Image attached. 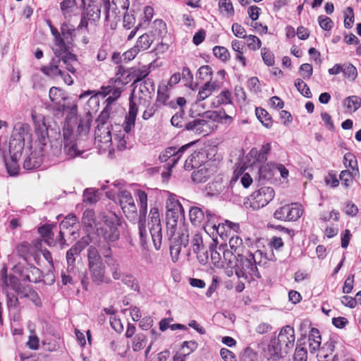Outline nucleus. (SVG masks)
<instances>
[{
  "label": "nucleus",
  "mask_w": 361,
  "mask_h": 361,
  "mask_svg": "<svg viewBox=\"0 0 361 361\" xmlns=\"http://www.w3.org/2000/svg\"><path fill=\"white\" fill-rule=\"evenodd\" d=\"M88 237L82 238L76 242L67 252L66 261L68 267H75V256L80 255L81 252L89 245Z\"/></svg>",
  "instance_id": "nucleus-21"
},
{
  "label": "nucleus",
  "mask_w": 361,
  "mask_h": 361,
  "mask_svg": "<svg viewBox=\"0 0 361 361\" xmlns=\"http://www.w3.org/2000/svg\"><path fill=\"white\" fill-rule=\"evenodd\" d=\"M212 68L208 65H204L199 68L197 73V77L201 80H204L208 78L212 80Z\"/></svg>",
  "instance_id": "nucleus-60"
},
{
  "label": "nucleus",
  "mask_w": 361,
  "mask_h": 361,
  "mask_svg": "<svg viewBox=\"0 0 361 361\" xmlns=\"http://www.w3.org/2000/svg\"><path fill=\"white\" fill-rule=\"evenodd\" d=\"M106 264L109 268L112 278L114 280H119L122 279L124 274L121 272V265L117 259H111L109 261H106Z\"/></svg>",
  "instance_id": "nucleus-38"
},
{
  "label": "nucleus",
  "mask_w": 361,
  "mask_h": 361,
  "mask_svg": "<svg viewBox=\"0 0 361 361\" xmlns=\"http://www.w3.org/2000/svg\"><path fill=\"white\" fill-rule=\"evenodd\" d=\"M187 114H173L171 123L173 126L185 128L192 130L197 134H203L204 136L209 133L210 126L204 118H197L192 121H187Z\"/></svg>",
  "instance_id": "nucleus-8"
},
{
  "label": "nucleus",
  "mask_w": 361,
  "mask_h": 361,
  "mask_svg": "<svg viewBox=\"0 0 361 361\" xmlns=\"http://www.w3.org/2000/svg\"><path fill=\"white\" fill-rule=\"evenodd\" d=\"M99 110V99L98 94L92 96L84 106L85 113H97Z\"/></svg>",
  "instance_id": "nucleus-40"
},
{
  "label": "nucleus",
  "mask_w": 361,
  "mask_h": 361,
  "mask_svg": "<svg viewBox=\"0 0 361 361\" xmlns=\"http://www.w3.org/2000/svg\"><path fill=\"white\" fill-rule=\"evenodd\" d=\"M99 247L100 251L106 261H109L111 259H115L112 256L111 247L114 246V244H108L104 242H99Z\"/></svg>",
  "instance_id": "nucleus-52"
},
{
  "label": "nucleus",
  "mask_w": 361,
  "mask_h": 361,
  "mask_svg": "<svg viewBox=\"0 0 361 361\" xmlns=\"http://www.w3.org/2000/svg\"><path fill=\"white\" fill-rule=\"evenodd\" d=\"M302 210L298 203L285 204L278 208L274 213V217L283 221H295L302 215Z\"/></svg>",
  "instance_id": "nucleus-15"
},
{
  "label": "nucleus",
  "mask_w": 361,
  "mask_h": 361,
  "mask_svg": "<svg viewBox=\"0 0 361 361\" xmlns=\"http://www.w3.org/2000/svg\"><path fill=\"white\" fill-rule=\"evenodd\" d=\"M13 271L25 281L36 283L41 280V271L33 265L23 266L19 263L13 267Z\"/></svg>",
  "instance_id": "nucleus-17"
},
{
  "label": "nucleus",
  "mask_w": 361,
  "mask_h": 361,
  "mask_svg": "<svg viewBox=\"0 0 361 361\" xmlns=\"http://www.w3.org/2000/svg\"><path fill=\"white\" fill-rule=\"evenodd\" d=\"M11 286L15 292L21 298H32L33 300L39 299L37 293L29 286H23L17 279H10Z\"/></svg>",
  "instance_id": "nucleus-23"
},
{
  "label": "nucleus",
  "mask_w": 361,
  "mask_h": 361,
  "mask_svg": "<svg viewBox=\"0 0 361 361\" xmlns=\"http://www.w3.org/2000/svg\"><path fill=\"white\" fill-rule=\"evenodd\" d=\"M189 216L191 223L195 226H200L205 219L204 212L197 207H192L190 209Z\"/></svg>",
  "instance_id": "nucleus-35"
},
{
  "label": "nucleus",
  "mask_w": 361,
  "mask_h": 361,
  "mask_svg": "<svg viewBox=\"0 0 361 361\" xmlns=\"http://www.w3.org/2000/svg\"><path fill=\"white\" fill-rule=\"evenodd\" d=\"M216 241L214 240L209 245V252L212 262L217 267H224L223 264V259L221 256V252L219 251V247L216 250Z\"/></svg>",
  "instance_id": "nucleus-34"
},
{
  "label": "nucleus",
  "mask_w": 361,
  "mask_h": 361,
  "mask_svg": "<svg viewBox=\"0 0 361 361\" xmlns=\"http://www.w3.org/2000/svg\"><path fill=\"white\" fill-rule=\"evenodd\" d=\"M194 144L193 142L183 145L178 149L176 147H170L165 149L159 157L161 162H165L170 160L171 166L173 167L181 157L183 153Z\"/></svg>",
  "instance_id": "nucleus-20"
},
{
  "label": "nucleus",
  "mask_w": 361,
  "mask_h": 361,
  "mask_svg": "<svg viewBox=\"0 0 361 361\" xmlns=\"http://www.w3.org/2000/svg\"><path fill=\"white\" fill-rule=\"evenodd\" d=\"M140 91L144 96H147L155 92V85L151 78H147L142 82H140Z\"/></svg>",
  "instance_id": "nucleus-46"
},
{
  "label": "nucleus",
  "mask_w": 361,
  "mask_h": 361,
  "mask_svg": "<svg viewBox=\"0 0 361 361\" xmlns=\"http://www.w3.org/2000/svg\"><path fill=\"white\" fill-rule=\"evenodd\" d=\"M119 204L126 217L134 218L137 214V207L131 193L128 190H121L118 193Z\"/></svg>",
  "instance_id": "nucleus-19"
},
{
  "label": "nucleus",
  "mask_w": 361,
  "mask_h": 361,
  "mask_svg": "<svg viewBox=\"0 0 361 361\" xmlns=\"http://www.w3.org/2000/svg\"><path fill=\"white\" fill-rule=\"evenodd\" d=\"M219 8L221 12L224 11L228 16L234 14V8L231 0H219Z\"/></svg>",
  "instance_id": "nucleus-61"
},
{
  "label": "nucleus",
  "mask_w": 361,
  "mask_h": 361,
  "mask_svg": "<svg viewBox=\"0 0 361 361\" xmlns=\"http://www.w3.org/2000/svg\"><path fill=\"white\" fill-rule=\"evenodd\" d=\"M219 251L222 252L224 267H227L234 269L236 266L237 260L238 259V257L234 250H228L227 244H221L219 245Z\"/></svg>",
  "instance_id": "nucleus-24"
},
{
  "label": "nucleus",
  "mask_w": 361,
  "mask_h": 361,
  "mask_svg": "<svg viewBox=\"0 0 361 361\" xmlns=\"http://www.w3.org/2000/svg\"><path fill=\"white\" fill-rule=\"evenodd\" d=\"M169 241L170 253L173 262H176L178 259L180 253L181 247H186L189 243V233L188 231L183 228L175 235L171 237L167 236Z\"/></svg>",
  "instance_id": "nucleus-13"
},
{
  "label": "nucleus",
  "mask_w": 361,
  "mask_h": 361,
  "mask_svg": "<svg viewBox=\"0 0 361 361\" xmlns=\"http://www.w3.org/2000/svg\"><path fill=\"white\" fill-rule=\"evenodd\" d=\"M122 283L130 290L140 293V287L137 279L131 274H125L121 279Z\"/></svg>",
  "instance_id": "nucleus-37"
},
{
  "label": "nucleus",
  "mask_w": 361,
  "mask_h": 361,
  "mask_svg": "<svg viewBox=\"0 0 361 361\" xmlns=\"http://www.w3.org/2000/svg\"><path fill=\"white\" fill-rule=\"evenodd\" d=\"M200 155H202V153L195 152L191 154L185 161V169L187 171H191L194 168L197 167L200 164Z\"/></svg>",
  "instance_id": "nucleus-49"
},
{
  "label": "nucleus",
  "mask_w": 361,
  "mask_h": 361,
  "mask_svg": "<svg viewBox=\"0 0 361 361\" xmlns=\"http://www.w3.org/2000/svg\"><path fill=\"white\" fill-rule=\"evenodd\" d=\"M342 72L344 76L350 81H355L357 77V68L350 63L343 64Z\"/></svg>",
  "instance_id": "nucleus-48"
},
{
  "label": "nucleus",
  "mask_w": 361,
  "mask_h": 361,
  "mask_svg": "<svg viewBox=\"0 0 361 361\" xmlns=\"http://www.w3.org/2000/svg\"><path fill=\"white\" fill-rule=\"evenodd\" d=\"M97 124L94 131V142L100 148L109 147L112 141L111 128L109 114H99L95 120Z\"/></svg>",
  "instance_id": "nucleus-7"
},
{
  "label": "nucleus",
  "mask_w": 361,
  "mask_h": 361,
  "mask_svg": "<svg viewBox=\"0 0 361 361\" xmlns=\"http://www.w3.org/2000/svg\"><path fill=\"white\" fill-rule=\"evenodd\" d=\"M32 134L30 126L22 123L15 127L9 142V153L13 157H20L25 142H30Z\"/></svg>",
  "instance_id": "nucleus-6"
},
{
  "label": "nucleus",
  "mask_w": 361,
  "mask_h": 361,
  "mask_svg": "<svg viewBox=\"0 0 361 361\" xmlns=\"http://www.w3.org/2000/svg\"><path fill=\"white\" fill-rule=\"evenodd\" d=\"M31 116L35 124L36 133L44 140L47 135V130L49 126L47 122L46 117L44 114H31Z\"/></svg>",
  "instance_id": "nucleus-28"
},
{
  "label": "nucleus",
  "mask_w": 361,
  "mask_h": 361,
  "mask_svg": "<svg viewBox=\"0 0 361 361\" xmlns=\"http://www.w3.org/2000/svg\"><path fill=\"white\" fill-rule=\"evenodd\" d=\"M138 226L140 244L142 247H145L147 244V231L145 226V219L143 220V218L139 217Z\"/></svg>",
  "instance_id": "nucleus-51"
},
{
  "label": "nucleus",
  "mask_w": 361,
  "mask_h": 361,
  "mask_svg": "<svg viewBox=\"0 0 361 361\" xmlns=\"http://www.w3.org/2000/svg\"><path fill=\"white\" fill-rule=\"evenodd\" d=\"M155 34L145 33L137 39L136 44L133 47V51L139 53L147 50L154 42Z\"/></svg>",
  "instance_id": "nucleus-29"
},
{
  "label": "nucleus",
  "mask_w": 361,
  "mask_h": 361,
  "mask_svg": "<svg viewBox=\"0 0 361 361\" xmlns=\"http://www.w3.org/2000/svg\"><path fill=\"white\" fill-rule=\"evenodd\" d=\"M10 156L11 157L8 160L6 159L4 157L3 161H4L5 166L9 176H17L20 171V166L18 164V159H20V157L14 158L12 157V155Z\"/></svg>",
  "instance_id": "nucleus-36"
},
{
  "label": "nucleus",
  "mask_w": 361,
  "mask_h": 361,
  "mask_svg": "<svg viewBox=\"0 0 361 361\" xmlns=\"http://www.w3.org/2000/svg\"><path fill=\"white\" fill-rule=\"evenodd\" d=\"M237 256L238 259L234 270L238 278L246 279L261 278L257 267L264 266L267 263V254H264L260 250L252 247V249L245 250Z\"/></svg>",
  "instance_id": "nucleus-2"
},
{
  "label": "nucleus",
  "mask_w": 361,
  "mask_h": 361,
  "mask_svg": "<svg viewBox=\"0 0 361 361\" xmlns=\"http://www.w3.org/2000/svg\"><path fill=\"white\" fill-rule=\"evenodd\" d=\"M214 55L221 59L222 61H226L229 57L230 54L226 48L221 46H215L213 49Z\"/></svg>",
  "instance_id": "nucleus-57"
},
{
  "label": "nucleus",
  "mask_w": 361,
  "mask_h": 361,
  "mask_svg": "<svg viewBox=\"0 0 361 361\" xmlns=\"http://www.w3.org/2000/svg\"><path fill=\"white\" fill-rule=\"evenodd\" d=\"M147 338L143 334L136 335L133 341V350L135 352L140 351L143 349L146 345Z\"/></svg>",
  "instance_id": "nucleus-53"
},
{
  "label": "nucleus",
  "mask_w": 361,
  "mask_h": 361,
  "mask_svg": "<svg viewBox=\"0 0 361 361\" xmlns=\"http://www.w3.org/2000/svg\"><path fill=\"white\" fill-rule=\"evenodd\" d=\"M343 104L348 111L354 112L360 107L361 98L355 95L350 96L344 100Z\"/></svg>",
  "instance_id": "nucleus-45"
},
{
  "label": "nucleus",
  "mask_w": 361,
  "mask_h": 361,
  "mask_svg": "<svg viewBox=\"0 0 361 361\" xmlns=\"http://www.w3.org/2000/svg\"><path fill=\"white\" fill-rule=\"evenodd\" d=\"M77 4L75 0H63L60 4L62 14L65 18L71 17Z\"/></svg>",
  "instance_id": "nucleus-44"
},
{
  "label": "nucleus",
  "mask_w": 361,
  "mask_h": 361,
  "mask_svg": "<svg viewBox=\"0 0 361 361\" xmlns=\"http://www.w3.org/2000/svg\"><path fill=\"white\" fill-rule=\"evenodd\" d=\"M82 224L86 227L87 231L91 230L95 224V215L92 209H86L82 217Z\"/></svg>",
  "instance_id": "nucleus-41"
},
{
  "label": "nucleus",
  "mask_w": 361,
  "mask_h": 361,
  "mask_svg": "<svg viewBox=\"0 0 361 361\" xmlns=\"http://www.w3.org/2000/svg\"><path fill=\"white\" fill-rule=\"evenodd\" d=\"M219 87L220 83L218 81L212 82L211 80H209L206 83H204L201 90L199 91L197 94V100L202 101L205 99L209 96V94H210L212 91L219 89Z\"/></svg>",
  "instance_id": "nucleus-33"
},
{
  "label": "nucleus",
  "mask_w": 361,
  "mask_h": 361,
  "mask_svg": "<svg viewBox=\"0 0 361 361\" xmlns=\"http://www.w3.org/2000/svg\"><path fill=\"white\" fill-rule=\"evenodd\" d=\"M42 163V155L40 152L32 151L25 159L23 167L27 171L38 169Z\"/></svg>",
  "instance_id": "nucleus-25"
},
{
  "label": "nucleus",
  "mask_w": 361,
  "mask_h": 361,
  "mask_svg": "<svg viewBox=\"0 0 361 361\" xmlns=\"http://www.w3.org/2000/svg\"><path fill=\"white\" fill-rule=\"evenodd\" d=\"M275 195L274 190L271 187H262L252 192L250 196V207L253 210H257L268 204Z\"/></svg>",
  "instance_id": "nucleus-14"
},
{
  "label": "nucleus",
  "mask_w": 361,
  "mask_h": 361,
  "mask_svg": "<svg viewBox=\"0 0 361 361\" xmlns=\"http://www.w3.org/2000/svg\"><path fill=\"white\" fill-rule=\"evenodd\" d=\"M229 247L231 250H234L237 255H239L240 253L247 250L243 245V240L237 235L232 236L230 238Z\"/></svg>",
  "instance_id": "nucleus-47"
},
{
  "label": "nucleus",
  "mask_w": 361,
  "mask_h": 361,
  "mask_svg": "<svg viewBox=\"0 0 361 361\" xmlns=\"http://www.w3.org/2000/svg\"><path fill=\"white\" fill-rule=\"evenodd\" d=\"M275 166L267 164L262 166L258 171V177L255 178V181L259 184H264L273 179L275 175Z\"/></svg>",
  "instance_id": "nucleus-27"
},
{
  "label": "nucleus",
  "mask_w": 361,
  "mask_h": 361,
  "mask_svg": "<svg viewBox=\"0 0 361 361\" xmlns=\"http://www.w3.org/2000/svg\"><path fill=\"white\" fill-rule=\"evenodd\" d=\"M137 195L140 202L139 217L143 218L145 220L147 211V195L145 192L138 190Z\"/></svg>",
  "instance_id": "nucleus-39"
},
{
  "label": "nucleus",
  "mask_w": 361,
  "mask_h": 361,
  "mask_svg": "<svg viewBox=\"0 0 361 361\" xmlns=\"http://www.w3.org/2000/svg\"><path fill=\"white\" fill-rule=\"evenodd\" d=\"M49 96L53 102V109L62 113H77L78 105L64 95L61 89L52 87L49 90Z\"/></svg>",
  "instance_id": "nucleus-9"
},
{
  "label": "nucleus",
  "mask_w": 361,
  "mask_h": 361,
  "mask_svg": "<svg viewBox=\"0 0 361 361\" xmlns=\"http://www.w3.org/2000/svg\"><path fill=\"white\" fill-rule=\"evenodd\" d=\"M92 282L96 286L103 283L110 284L112 280L106 276V266L104 262L88 265Z\"/></svg>",
  "instance_id": "nucleus-18"
},
{
  "label": "nucleus",
  "mask_w": 361,
  "mask_h": 361,
  "mask_svg": "<svg viewBox=\"0 0 361 361\" xmlns=\"http://www.w3.org/2000/svg\"><path fill=\"white\" fill-rule=\"evenodd\" d=\"M120 218L112 212H108L101 215V222L97 224L96 234L99 242L108 244H115L120 238L118 226Z\"/></svg>",
  "instance_id": "nucleus-4"
},
{
  "label": "nucleus",
  "mask_w": 361,
  "mask_h": 361,
  "mask_svg": "<svg viewBox=\"0 0 361 361\" xmlns=\"http://www.w3.org/2000/svg\"><path fill=\"white\" fill-rule=\"evenodd\" d=\"M295 340L293 327L289 325L283 326L277 338L271 339L268 345L267 350L270 355V359L276 360L289 354L295 346Z\"/></svg>",
  "instance_id": "nucleus-3"
},
{
  "label": "nucleus",
  "mask_w": 361,
  "mask_h": 361,
  "mask_svg": "<svg viewBox=\"0 0 361 361\" xmlns=\"http://www.w3.org/2000/svg\"><path fill=\"white\" fill-rule=\"evenodd\" d=\"M103 3L105 13V20L109 21L111 19L119 21L123 12L128 9L129 0H101Z\"/></svg>",
  "instance_id": "nucleus-11"
},
{
  "label": "nucleus",
  "mask_w": 361,
  "mask_h": 361,
  "mask_svg": "<svg viewBox=\"0 0 361 361\" xmlns=\"http://www.w3.org/2000/svg\"><path fill=\"white\" fill-rule=\"evenodd\" d=\"M87 257V265L103 262L102 258L97 248L93 245H91L88 247Z\"/></svg>",
  "instance_id": "nucleus-43"
},
{
  "label": "nucleus",
  "mask_w": 361,
  "mask_h": 361,
  "mask_svg": "<svg viewBox=\"0 0 361 361\" xmlns=\"http://www.w3.org/2000/svg\"><path fill=\"white\" fill-rule=\"evenodd\" d=\"M168 85H160L157 91V98L155 103L156 109L154 106L152 109L154 111H157L161 109V106H169L171 109L176 110L178 107L180 108V113H184L183 107L186 104V99L184 97H179L176 100H171L168 102L169 99V94H168Z\"/></svg>",
  "instance_id": "nucleus-10"
},
{
  "label": "nucleus",
  "mask_w": 361,
  "mask_h": 361,
  "mask_svg": "<svg viewBox=\"0 0 361 361\" xmlns=\"http://www.w3.org/2000/svg\"><path fill=\"white\" fill-rule=\"evenodd\" d=\"M166 211H183V208L180 202L176 199L175 196L170 195L166 201Z\"/></svg>",
  "instance_id": "nucleus-55"
},
{
  "label": "nucleus",
  "mask_w": 361,
  "mask_h": 361,
  "mask_svg": "<svg viewBox=\"0 0 361 361\" xmlns=\"http://www.w3.org/2000/svg\"><path fill=\"white\" fill-rule=\"evenodd\" d=\"M261 54L264 63L268 66H271L274 64V56L268 48H262L261 49Z\"/></svg>",
  "instance_id": "nucleus-62"
},
{
  "label": "nucleus",
  "mask_w": 361,
  "mask_h": 361,
  "mask_svg": "<svg viewBox=\"0 0 361 361\" xmlns=\"http://www.w3.org/2000/svg\"><path fill=\"white\" fill-rule=\"evenodd\" d=\"M206 216L205 218L207 219V224L211 225L214 229H216V232L218 233H223V232L221 231L220 230H221V228H224V224L221 225L220 224L216 225V220L217 219V216L215 214V212H214L213 211L209 210V209H206L204 211V216Z\"/></svg>",
  "instance_id": "nucleus-42"
},
{
  "label": "nucleus",
  "mask_w": 361,
  "mask_h": 361,
  "mask_svg": "<svg viewBox=\"0 0 361 361\" xmlns=\"http://www.w3.org/2000/svg\"><path fill=\"white\" fill-rule=\"evenodd\" d=\"M343 164L346 168H350L353 171L358 172L357 160L353 154L350 153L345 154L343 158Z\"/></svg>",
  "instance_id": "nucleus-56"
},
{
  "label": "nucleus",
  "mask_w": 361,
  "mask_h": 361,
  "mask_svg": "<svg viewBox=\"0 0 361 361\" xmlns=\"http://www.w3.org/2000/svg\"><path fill=\"white\" fill-rule=\"evenodd\" d=\"M198 344L195 341H184L181 345L182 353L184 356H188L196 350Z\"/></svg>",
  "instance_id": "nucleus-58"
},
{
  "label": "nucleus",
  "mask_w": 361,
  "mask_h": 361,
  "mask_svg": "<svg viewBox=\"0 0 361 361\" xmlns=\"http://www.w3.org/2000/svg\"><path fill=\"white\" fill-rule=\"evenodd\" d=\"M207 173V170L204 169L194 171L192 174V179L197 183L205 182L208 177Z\"/></svg>",
  "instance_id": "nucleus-63"
},
{
  "label": "nucleus",
  "mask_w": 361,
  "mask_h": 361,
  "mask_svg": "<svg viewBox=\"0 0 361 361\" xmlns=\"http://www.w3.org/2000/svg\"><path fill=\"white\" fill-rule=\"evenodd\" d=\"M270 150H271V145L269 143H267L262 146L260 150H257L256 148H252L250 151L248 156L255 159L253 163L264 162L267 159V155L269 153Z\"/></svg>",
  "instance_id": "nucleus-30"
},
{
  "label": "nucleus",
  "mask_w": 361,
  "mask_h": 361,
  "mask_svg": "<svg viewBox=\"0 0 361 361\" xmlns=\"http://www.w3.org/2000/svg\"><path fill=\"white\" fill-rule=\"evenodd\" d=\"M295 86L297 90L304 96L307 98L312 97V93L307 85L304 82V81L300 78H298L295 81Z\"/></svg>",
  "instance_id": "nucleus-59"
},
{
  "label": "nucleus",
  "mask_w": 361,
  "mask_h": 361,
  "mask_svg": "<svg viewBox=\"0 0 361 361\" xmlns=\"http://www.w3.org/2000/svg\"><path fill=\"white\" fill-rule=\"evenodd\" d=\"M192 246L194 252L204 251V247L203 245L202 237L200 233H196L194 234L192 238Z\"/></svg>",
  "instance_id": "nucleus-54"
},
{
  "label": "nucleus",
  "mask_w": 361,
  "mask_h": 361,
  "mask_svg": "<svg viewBox=\"0 0 361 361\" xmlns=\"http://www.w3.org/2000/svg\"><path fill=\"white\" fill-rule=\"evenodd\" d=\"M80 281L82 288L89 290L90 281L86 271H80L75 267H67L66 271H61V282L64 286H75Z\"/></svg>",
  "instance_id": "nucleus-12"
},
{
  "label": "nucleus",
  "mask_w": 361,
  "mask_h": 361,
  "mask_svg": "<svg viewBox=\"0 0 361 361\" xmlns=\"http://www.w3.org/2000/svg\"><path fill=\"white\" fill-rule=\"evenodd\" d=\"M75 27L70 25L67 22H64L61 25V35L63 39H64L65 43H67L71 47V51H72V43L73 41V36L75 35Z\"/></svg>",
  "instance_id": "nucleus-31"
},
{
  "label": "nucleus",
  "mask_w": 361,
  "mask_h": 361,
  "mask_svg": "<svg viewBox=\"0 0 361 361\" xmlns=\"http://www.w3.org/2000/svg\"><path fill=\"white\" fill-rule=\"evenodd\" d=\"M63 61L61 57H56L51 59L49 66H44L41 68V71L51 78L63 76V72L59 68V64Z\"/></svg>",
  "instance_id": "nucleus-26"
},
{
  "label": "nucleus",
  "mask_w": 361,
  "mask_h": 361,
  "mask_svg": "<svg viewBox=\"0 0 361 361\" xmlns=\"http://www.w3.org/2000/svg\"><path fill=\"white\" fill-rule=\"evenodd\" d=\"M307 352L304 347L297 345L293 354V361H307Z\"/></svg>",
  "instance_id": "nucleus-64"
},
{
  "label": "nucleus",
  "mask_w": 361,
  "mask_h": 361,
  "mask_svg": "<svg viewBox=\"0 0 361 361\" xmlns=\"http://www.w3.org/2000/svg\"><path fill=\"white\" fill-rule=\"evenodd\" d=\"M183 212V211H166V236L171 237L172 235H175V233H177V224Z\"/></svg>",
  "instance_id": "nucleus-22"
},
{
  "label": "nucleus",
  "mask_w": 361,
  "mask_h": 361,
  "mask_svg": "<svg viewBox=\"0 0 361 361\" xmlns=\"http://www.w3.org/2000/svg\"><path fill=\"white\" fill-rule=\"evenodd\" d=\"M50 30L54 37L53 51L55 57H61L66 69L71 73H75L76 70L72 63L78 61V56L71 52V47L65 43L61 32L52 24H50Z\"/></svg>",
  "instance_id": "nucleus-5"
},
{
  "label": "nucleus",
  "mask_w": 361,
  "mask_h": 361,
  "mask_svg": "<svg viewBox=\"0 0 361 361\" xmlns=\"http://www.w3.org/2000/svg\"><path fill=\"white\" fill-rule=\"evenodd\" d=\"M111 93L112 95L104 100V104H105V106L100 113H111L113 111V106H118L116 99L121 96V90L120 88H115Z\"/></svg>",
  "instance_id": "nucleus-32"
},
{
  "label": "nucleus",
  "mask_w": 361,
  "mask_h": 361,
  "mask_svg": "<svg viewBox=\"0 0 361 361\" xmlns=\"http://www.w3.org/2000/svg\"><path fill=\"white\" fill-rule=\"evenodd\" d=\"M86 13L89 20L96 21L100 18L101 8L93 3H88V6L86 8Z\"/></svg>",
  "instance_id": "nucleus-50"
},
{
  "label": "nucleus",
  "mask_w": 361,
  "mask_h": 361,
  "mask_svg": "<svg viewBox=\"0 0 361 361\" xmlns=\"http://www.w3.org/2000/svg\"><path fill=\"white\" fill-rule=\"evenodd\" d=\"M92 121V114H68L63 128V152L67 159L81 155L82 137L87 136Z\"/></svg>",
  "instance_id": "nucleus-1"
},
{
  "label": "nucleus",
  "mask_w": 361,
  "mask_h": 361,
  "mask_svg": "<svg viewBox=\"0 0 361 361\" xmlns=\"http://www.w3.org/2000/svg\"><path fill=\"white\" fill-rule=\"evenodd\" d=\"M152 227L149 229L151 238L157 250H159L161 246L162 231L161 221L159 219V210L157 208H152L149 212Z\"/></svg>",
  "instance_id": "nucleus-16"
}]
</instances>
